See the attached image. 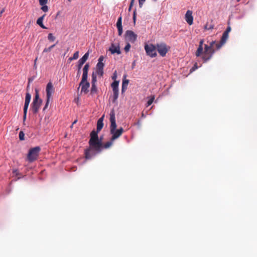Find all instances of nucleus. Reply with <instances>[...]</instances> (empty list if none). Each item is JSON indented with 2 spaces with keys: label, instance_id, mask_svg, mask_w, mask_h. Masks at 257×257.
I'll return each mask as SVG.
<instances>
[{
  "label": "nucleus",
  "instance_id": "nucleus-9",
  "mask_svg": "<svg viewBox=\"0 0 257 257\" xmlns=\"http://www.w3.org/2000/svg\"><path fill=\"white\" fill-rule=\"evenodd\" d=\"M124 37L126 41L134 43L137 40V35L132 31L127 30L125 33Z\"/></svg>",
  "mask_w": 257,
  "mask_h": 257
},
{
  "label": "nucleus",
  "instance_id": "nucleus-33",
  "mask_svg": "<svg viewBox=\"0 0 257 257\" xmlns=\"http://www.w3.org/2000/svg\"><path fill=\"white\" fill-rule=\"evenodd\" d=\"M74 60H76L79 57V51H76L72 57Z\"/></svg>",
  "mask_w": 257,
  "mask_h": 257
},
{
  "label": "nucleus",
  "instance_id": "nucleus-18",
  "mask_svg": "<svg viewBox=\"0 0 257 257\" xmlns=\"http://www.w3.org/2000/svg\"><path fill=\"white\" fill-rule=\"evenodd\" d=\"M204 43L203 39H201L199 42V47L196 52L195 55L196 57H199L202 54H203V45Z\"/></svg>",
  "mask_w": 257,
  "mask_h": 257
},
{
  "label": "nucleus",
  "instance_id": "nucleus-2",
  "mask_svg": "<svg viewBox=\"0 0 257 257\" xmlns=\"http://www.w3.org/2000/svg\"><path fill=\"white\" fill-rule=\"evenodd\" d=\"M231 31V27L228 26L226 30L223 32L221 40L219 43L216 41H212L209 45H204V51L202 57V60L206 62L210 60L215 52L214 47L216 50H219L226 43L228 38V34Z\"/></svg>",
  "mask_w": 257,
  "mask_h": 257
},
{
  "label": "nucleus",
  "instance_id": "nucleus-19",
  "mask_svg": "<svg viewBox=\"0 0 257 257\" xmlns=\"http://www.w3.org/2000/svg\"><path fill=\"white\" fill-rule=\"evenodd\" d=\"M31 99V94L29 92L26 93L24 109H28Z\"/></svg>",
  "mask_w": 257,
  "mask_h": 257
},
{
  "label": "nucleus",
  "instance_id": "nucleus-8",
  "mask_svg": "<svg viewBox=\"0 0 257 257\" xmlns=\"http://www.w3.org/2000/svg\"><path fill=\"white\" fill-rule=\"evenodd\" d=\"M118 85L119 81L114 80L111 84L113 91V102H115L118 97Z\"/></svg>",
  "mask_w": 257,
  "mask_h": 257
},
{
  "label": "nucleus",
  "instance_id": "nucleus-24",
  "mask_svg": "<svg viewBox=\"0 0 257 257\" xmlns=\"http://www.w3.org/2000/svg\"><path fill=\"white\" fill-rule=\"evenodd\" d=\"M155 95L151 96V98L148 100L147 103V107L151 105L155 100Z\"/></svg>",
  "mask_w": 257,
  "mask_h": 257
},
{
  "label": "nucleus",
  "instance_id": "nucleus-37",
  "mask_svg": "<svg viewBox=\"0 0 257 257\" xmlns=\"http://www.w3.org/2000/svg\"><path fill=\"white\" fill-rule=\"evenodd\" d=\"M145 1L146 0H139V5L140 7H142V5H143Z\"/></svg>",
  "mask_w": 257,
  "mask_h": 257
},
{
  "label": "nucleus",
  "instance_id": "nucleus-12",
  "mask_svg": "<svg viewBox=\"0 0 257 257\" xmlns=\"http://www.w3.org/2000/svg\"><path fill=\"white\" fill-rule=\"evenodd\" d=\"M79 87H81V92L86 94L89 91L88 89L90 87V83L87 81V79H86L84 81H82V79H81L79 84Z\"/></svg>",
  "mask_w": 257,
  "mask_h": 257
},
{
  "label": "nucleus",
  "instance_id": "nucleus-22",
  "mask_svg": "<svg viewBox=\"0 0 257 257\" xmlns=\"http://www.w3.org/2000/svg\"><path fill=\"white\" fill-rule=\"evenodd\" d=\"M114 141L111 140V138L110 139V140L106 143H105L104 145L102 144V149L103 148L104 149H107L109 148L110 147H111L112 144Z\"/></svg>",
  "mask_w": 257,
  "mask_h": 257
},
{
  "label": "nucleus",
  "instance_id": "nucleus-20",
  "mask_svg": "<svg viewBox=\"0 0 257 257\" xmlns=\"http://www.w3.org/2000/svg\"><path fill=\"white\" fill-rule=\"evenodd\" d=\"M129 83V80L126 79H123L121 87V92L123 93L126 90Z\"/></svg>",
  "mask_w": 257,
  "mask_h": 257
},
{
  "label": "nucleus",
  "instance_id": "nucleus-11",
  "mask_svg": "<svg viewBox=\"0 0 257 257\" xmlns=\"http://www.w3.org/2000/svg\"><path fill=\"white\" fill-rule=\"evenodd\" d=\"M46 97L48 99H51L52 97V94L54 92V88L53 87V85L51 82H49L46 88Z\"/></svg>",
  "mask_w": 257,
  "mask_h": 257
},
{
  "label": "nucleus",
  "instance_id": "nucleus-51",
  "mask_svg": "<svg viewBox=\"0 0 257 257\" xmlns=\"http://www.w3.org/2000/svg\"><path fill=\"white\" fill-rule=\"evenodd\" d=\"M73 125H72V124L70 127L72 128L73 127Z\"/></svg>",
  "mask_w": 257,
  "mask_h": 257
},
{
  "label": "nucleus",
  "instance_id": "nucleus-30",
  "mask_svg": "<svg viewBox=\"0 0 257 257\" xmlns=\"http://www.w3.org/2000/svg\"><path fill=\"white\" fill-rule=\"evenodd\" d=\"M131 45L129 43H127L126 45H125L124 50L125 51V52H128L130 51V49L131 48Z\"/></svg>",
  "mask_w": 257,
  "mask_h": 257
},
{
  "label": "nucleus",
  "instance_id": "nucleus-45",
  "mask_svg": "<svg viewBox=\"0 0 257 257\" xmlns=\"http://www.w3.org/2000/svg\"><path fill=\"white\" fill-rule=\"evenodd\" d=\"M77 120H74V122L72 123V125H74V124H75L77 122Z\"/></svg>",
  "mask_w": 257,
  "mask_h": 257
},
{
  "label": "nucleus",
  "instance_id": "nucleus-29",
  "mask_svg": "<svg viewBox=\"0 0 257 257\" xmlns=\"http://www.w3.org/2000/svg\"><path fill=\"white\" fill-rule=\"evenodd\" d=\"M25 134L23 132L21 131L19 133V139L20 140L23 141L24 140L25 138Z\"/></svg>",
  "mask_w": 257,
  "mask_h": 257
},
{
  "label": "nucleus",
  "instance_id": "nucleus-10",
  "mask_svg": "<svg viewBox=\"0 0 257 257\" xmlns=\"http://www.w3.org/2000/svg\"><path fill=\"white\" fill-rule=\"evenodd\" d=\"M96 78V74L93 72L92 74L91 88L90 90V95L92 96L97 92V89L96 85V82L97 81Z\"/></svg>",
  "mask_w": 257,
  "mask_h": 257
},
{
  "label": "nucleus",
  "instance_id": "nucleus-49",
  "mask_svg": "<svg viewBox=\"0 0 257 257\" xmlns=\"http://www.w3.org/2000/svg\"><path fill=\"white\" fill-rule=\"evenodd\" d=\"M142 117H145L144 113H142Z\"/></svg>",
  "mask_w": 257,
  "mask_h": 257
},
{
  "label": "nucleus",
  "instance_id": "nucleus-26",
  "mask_svg": "<svg viewBox=\"0 0 257 257\" xmlns=\"http://www.w3.org/2000/svg\"><path fill=\"white\" fill-rule=\"evenodd\" d=\"M48 39L50 41L53 42L55 40V37L52 33H49L48 36Z\"/></svg>",
  "mask_w": 257,
  "mask_h": 257
},
{
  "label": "nucleus",
  "instance_id": "nucleus-43",
  "mask_svg": "<svg viewBox=\"0 0 257 257\" xmlns=\"http://www.w3.org/2000/svg\"><path fill=\"white\" fill-rule=\"evenodd\" d=\"M74 60V59H73V58L72 57H70V58L68 59V62L70 63V62H71L72 61H73V60Z\"/></svg>",
  "mask_w": 257,
  "mask_h": 257
},
{
  "label": "nucleus",
  "instance_id": "nucleus-7",
  "mask_svg": "<svg viewBox=\"0 0 257 257\" xmlns=\"http://www.w3.org/2000/svg\"><path fill=\"white\" fill-rule=\"evenodd\" d=\"M145 49L147 54L151 57L153 58L157 56L156 45L155 46L153 44L146 45L145 46Z\"/></svg>",
  "mask_w": 257,
  "mask_h": 257
},
{
  "label": "nucleus",
  "instance_id": "nucleus-28",
  "mask_svg": "<svg viewBox=\"0 0 257 257\" xmlns=\"http://www.w3.org/2000/svg\"><path fill=\"white\" fill-rule=\"evenodd\" d=\"M116 27H122L121 17H120L118 18L117 23H116Z\"/></svg>",
  "mask_w": 257,
  "mask_h": 257
},
{
  "label": "nucleus",
  "instance_id": "nucleus-25",
  "mask_svg": "<svg viewBox=\"0 0 257 257\" xmlns=\"http://www.w3.org/2000/svg\"><path fill=\"white\" fill-rule=\"evenodd\" d=\"M104 66V64L103 62H98L96 65V69H103Z\"/></svg>",
  "mask_w": 257,
  "mask_h": 257
},
{
  "label": "nucleus",
  "instance_id": "nucleus-44",
  "mask_svg": "<svg viewBox=\"0 0 257 257\" xmlns=\"http://www.w3.org/2000/svg\"><path fill=\"white\" fill-rule=\"evenodd\" d=\"M5 11V10L4 9H3L1 11V13H0V14H2Z\"/></svg>",
  "mask_w": 257,
  "mask_h": 257
},
{
  "label": "nucleus",
  "instance_id": "nucleus-39",
  "mask_svg": "<svg viewBox=\"0 0 257 257\" xmlns=\"http://www.w3.org/2000/svg\"><path fill=\"white\" fill-rule=\"evenodd\" d=\"M116 71H115V72L114 73V74H113V76H112V79L113 80H115V79H116Z\"/></svg>",
  "mask_w": 257,
  "mask_h": 257
},
{
  "label": "nucleus",
  "instance_id": "nucleus-3",
  "mask_svg": "<svg viewBox=\"0 0 257 257\" xmlns=\"http://www.w3.org/2000/svg\"><path fill=\"white\" fill-rule=\"evenodd\" d=\"M110 133L112 135L111 140L114 141L118 139L123 133L124 130L122 127L116 130V123L115 122V116L114 110H112L110 112Z\"/></svg>",
  "mask_w": 257,
  "mask_h": 257
},
{
  "label": "nucleus",
  "instance_id": "nucleus-21",
  "mask_svg": "<svg viewBox=\"0 0 257 257\" xmlns=\"http://www.w3.org/2000/svg\"><path fill=\"white\" fill-rule=\"evenodd\" d=\"M46 15L44 14L41 17L39 18L37 21V24L39 25L43 29H47V28L43 25V21Z\"/></svg>",
  "mask_w": 257,
  "mask_h": 257
},
{
  "label": "nucleus",
  "instance_id": "nucleus-27",
  "mask_svg": "<svg viewBox=\"0 0 257 257\" xmlns=\"http://www.w3.org/2000/svg\"><path fill=\"white\" fill-rule=\"evenodd\" d=\"M214 28V25H208V23H207L205 26H204V29L205 30H212Z\"/></svg>",
  "mask_w": 257,
  "mask_h": 257
},
{
  "label": "nucleus",
  "instance_id": "nucleus-50",
  "mask_svg": "<svg viewBox=\"0 0 257 257\" xmlns=\"http://www.w3.org/2000/svg\"><path fill=\"white\" fill-rule=\"evenodd\" d=\"M79 72H80V70L79 71L78 70V74H79Z\"/></svg>",
  "mask_w": 257,
  "mask_h": 257
},
{
  "label": "nucleus",
  "instance_id": "nucleus-15",
  "mask_svg": "<svg viewBox=\"0 0 257 257\" xmlns=\"http://www.w3.org/2000/svg\"><path fill=\"white\" fill-rule=\"evenodd\" d=\"M109 51H110L111 54L116 53L120 54L121 53L119 46L118 45L115 46L114 44H111Z\"/></svg>",
  "mask_w": 257,
  "mask_h": 257
},
{
  "label": "nucleus",
  "instance_id": "nucleus-6",
  "mask_svg": "<svg viewBox=\"0 0 257 257\" xmlns=\"http://www.w3.org/2000/svg\"><path fill=\"white\" fill-rule=\"evenodd\" d=\"M157 50L162 57H165L169 51L170 47L164 43L156 44Z\"/></svg>",
  "mask_w": 257,
  "mask_h": 257
},
{
  "label": "nucleus",
  "instance_id": "nucleus-13",
  "mask_svg": "<svg viewBox=\"0 0 257 257\" xmlns=\"http://www.w3.org/2000/svg\"><path fill=\"white\" fill-rule=\"evenodd\" d=\"M89 53L87 52L83 56L80 58L78 62V69L80 70L82 65L85 63V62L87 60L89 57Z\"/></svg>",
  "mask_w": 257,
  "mask_h": 257
},
{
  "label": "nucleus",
  "instance_id": "nucleus-4",
  "mask_svg": "<svg viewBox=\"0 0 257 257\" xmlns=\"http://www.w3.org/2000/svg\"><path fill=\"white\" fill-rule=\"evenodd\" d=\"M35 96L32 104V110L33 113H37L42 104V100L39 98L38 90H35Z\"/></svg>",
  "mask_w": 257,
  "mask_h": 257
},
{
  "label": "nucleus",
  "instance_id": "nucleus-23",
  "mask_svg": "<svg viewBox=\"0 0 257 257\" xmlns=\"http://www.w3.org/2000/svg\"><path fill=\"white\" fill-rule=\"evenodd\" d=\"M56 46V44H53L51 46H50L48 48H45L43 51V52L42 53L43 54H44V53H48V52H50L52 49Z\"/></svg>",
  "mask_w": 257,
  "mask_h": 257
},
{
  "label": "nucleus",
  "instance_id": "nucleus-1",
  "mask_svg": "<svg viewBox=\"0 0 257 257\" xmlns=\"http://www.w3.org/2000/svg\"><path fill=\"white\" fill-rule=\"evenodd\" d=\"M104 116L101 117L97 122V131H92L90 133V139L89 141V147L85 150V157L86 159H90L97 154L102 151V143L98 139V133L103 126V118Z\"/></svg>",
  "mask_w": 257,
  "mask_h": 257
},
{
  "label": "nucleus",
  "instance_id": "nucleus-52",
  "mask_svg": "<svg viewBox=\"0 0 257 257\" xmlns=\"http://www.w3.org/2000/svg\"><path fill=\"white\" fill-rule=\"evenodd\" d=\"M68 2H71V0H68Z\"/></svg>",
  "mask_w": 257,
  "mask_h": 257
},
{
  "label": "nucleus",
  "instance_id": "nucleus-31",
  "mask_svg": "<svg viewBox=\"0 0 257 257\" xmlns=\"http://www.w3.org/2000/svg\"><path fill=\"white\" fill-rule=\"evenodd\" d=\"M96 73L98 75H100V76H102L103 74V69H96Z\"/></svg>",
  "mask_w": 257,
  "mask_h": 257
},
{
  "label": "nucleus",
  "instance_id": "nucleus-17",
  "mask_svg": "<svg viewBox=\"0 0 257 257\" xmlns=\"http://www.w3.org/2000/svg\"><path fill=\"white\" fill-rule=\"evenodd\" d=\"M39 4L42 7L41 10L44 12H47L49 10L48 7L46 5L48 0H39Z\"/></svg>",
  "mask_w": 257,
  "mask_h": 257
},
{
  "label": "nucleus",
  "instance_id": "nucleus-5",
  "mask_svg": "<svg viewBox=\"0 0 257 257\" xmlns=\"http://www.w3.org/2000/svg\"><path fill=\"white\" fill-rule=\"evenodd\" d=\"M40 151L41 148L38 146L30 149L27 155V159L28 161L30 162L35 161L37 159Z\"/></svg>",
  "mask_w": 257,
  "mask_h": 257
},
{
  "label": "nucleus",
  "instance_id": "nucleus-53",
  "mask_svg": "<svg viewBox=\"0 0 257 257\" xmlns=\"http://www.w3.org/2000/svg\"><path fill=\"white\" fill-rule=\"evenodd\" d=\"M240 0H237V2H239Z\"/></svg>",
  "mask_w": 257,
  "mask_h": 257
},
{
  "label": "nucleus",
  "instance_id": "nucleus-32",
  "mask_svg": "<svg viewBox=\"0 0 257 257\" xmlns=\"http://www.w3.org/2000/svg\"><path fill=\"white\" fill-rule=\"evenodd\" d=\"M28 109H24L23 122L24 123L26 119L27 113Z\"/></svg>",
  "mask_w": 257,
  "mask_h": 257
},
{
  "label": "nucleus",
  "instance_id": "nucleus-34",
  "mask_svg": "<svg viewBox=\"0 0 257 257\" xmlns=\"http://www.w3.org/2000/svg\"><path fill=\"white\" fill-rule=\"evenodd\" d=\"M117 29H118V35L119 36H121L122 34V32H123V30H122V27H117Z\"/></svg>",
  "mask_w": 257,
  "mask_h": 257
},
{
  "label": "nucleus",
  "instance_id": "nucleus-42",
  "mask_svg": "<svg viewBox=\"0 0 257 257\" xmlns=\"http://www.w3.org/2000/svg\"><path fill=\"white\" fill-rule=\"evenodd\" d=\"M37 59H38V58L37 57L35 61H34V67L35 69L37 68V64H36V62H37Z\"/></svg>",
  "mask_w": 257,
  "mask_h": 257
},
{
  "label": "nucleus",
  "instance_id": "nucleus-41",
  "mask_svg": "<svg viewBox=\"0 0 257 257\" xmlns=\"http://www.w3.org/2000/svg\"><path fill=\"white\" fill-rule=\"evenodd\" d=\"M197 68V64H195L194 65V66L192 68V69H191V72H192V71H194L195 70L196 68Z\"/></svg>",
  "mask_w": 257,
  "mask_h": 257
},
{
  "label": "nucleus",
  "instance_id": "nucleus-36",
  "mask_svg": "<svg viewBox=\"0 0 257 257\" xmlns=\"http://www.w3.org/2000/svg\"><path fill=\"white\" fill-rule=\"evenodd\" d=\"M135 0H132L130 3V5L128 8V11H131L132 7L133 6Z\"/></svg>",
  "mask_w": 257,
  "mask_h": 257
},
{
  "label": "nucleus",
  "instance_id": "nucleus-48",
  "mask_svg": "<svg viewBox=\"0 0 257 257\" xmlns=\"http://www.w3.org/2000/svg\"><path fill=\"white\" fill-rule=\"evenodd\" d=\"M135 62H134V63H133V66H135Z\"/></svg>",
  "mask_w": 257,
  "mask_h": 257
},
{
  "label": "nucleus",
  "instance_id": "nucleus-46",
  "mask_svg": "<svg viewBox=\"0 0 257 257\" xmlns=\"http://www.w3.org/2000/svg\"><path fill=\"white\" fill-rule=\"evenodd\" d=\"M30 81H32V80H30V79L29 80V84L30 83Z\"/></svg>",
  "mask_w": 257,
  "mask_h": 257
},
{
  "label": "nucleus",
  "instance_id": "nucleus-47",
  "mask_svg": "<svg viewBox=\"0 0 257 257\" xmlns=\"http://www.w3.org/2000/svg\"><path fill=\"white\" fill-rule=\"evenodd\" d=\"M30 81H32V80H30V79L29 80V84L30 83Z\"/></svg>",
  "mask_w": 257,
  "mask_h": 257
},
{
  "label": "nucleus",
  "instance_id": "nucleus-14",
  "mask_svg": "<svg viewBox=\"0 0 257 257\" xmlns=\"http://www.w3.org/2000/svg\"><path fill=\"white\" fill-rule=\"evenodd\" d=\"M185 20L189 25H192L193 17L192 16V12L191 11L188 10L187 11L185 14Z\"/></svg>",
  "mask_w": 257,
  "mask_h": 257
},
{
  "label": "nucleus",
  "instance_id": "nucleus-40",
  "mask_svg": "<svg viewBox=\"0 0 257 257\" xmlns=\"http://www.w3.org/2000/svg\"><path fill=\"white\" fill-rule=\"evenodd\" d=\"M104 58L102 56H100L98 59V62H102Z\"/></svg>",
  "mask_w": 257,
  "mask_h": 257
},
{
  "label": "nucleus",
  "instance_id": "nucleus-16",
  "mask_svg": "<svg viewBox=\"0 0 257 257\" xmlns=\"http://www.w3.org/2000/svg\"><path fill=\"white\" fill-rule=\"evenodd\" d=\"M89 68V64L87 63L85 65L83 68V74L82 76V81H84L86 79H87L88 77V72Z\"/></svg>",
  "mask_w": 257,
  "mask_h": 257
},
{
  "label": "nucleus",
  "instance_id": "nucleus-35",
  "mask_svg": "<svg viewBox=\"0 0 257 257\" xmlns=\"http://www.w3.org/2000/svg\"><path fill=\"white\" fill-rule=\"evenodd\" d=\"M50 100L51 99L48 100V98H47L46 103L45 106H44V107L43 108V110H45L47 108Z\"/></svg>",
  "mask_w": 257,
  "mask_h": 257
},
{
  "label": "nucleus",
  "instance_id": "nucleus-38",
  "mask_svg": "<svg viewBox=\"0 0 257 257\" xmlns=\"http://www.w3.org/2000/svg\"><path fill=\"white\" fill-rule=\"evenodd\" d=\"M136 11L135 10L133 13V20L135 22L136 21Z\"/></svg>",
  "mask_w": 257,
  "mask_h": 257
}]
</instances>
